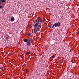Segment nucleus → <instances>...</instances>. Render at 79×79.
<instances>
[{
    "label": "nucleus",
    "instance_id": "a211bd4d",
    "mask_svg": "<svg viewBox=\"0 0 79 79\" xmlns=\"http://www.w3.org/2000/svg\"><path fill=\"white\" fill-rule=\"evenodd\" d=\"M77 33L78 34H79V31H77Z\"/></svg>",
    "mask_w": 79,
    "mask_h": 79
},
{
    "label": "nucleus",
    "instance_id": "20e7f679",
    "mask_svg": "<svg viewBox=\"0 0 79 79\" xmlns=\"http://www.w3.org/2000/svg\"><path fill=\"white\" fill-rule=\"evenodd\" d=\"M37 19L38 21L39 22H41L42 23H44V21L41 18H40L38 17L37 18Z\"/></svg>",
    "mask_w": 79,
    "mask_h": 79
},
{
    "label": "nucleus",
    "instance_id": "0eeeda50",
    "mask_svg": "<svg viewBox=\"0 0 79 79\" xmlns=\"http://www.w3.org/2000/svg\"><path fill=\"white\" fill-rule=\"evenodd\" d=\"M10 20L12 21H15V18L13 17H11Z\"/></svg>",
    "mask_w": 79,
    "mask_h": 79
},
{
    "label": "nucleus",
    "instance_id": "f257e3e1",
    "mask_svg": "<svg viewBox=\"0 0 79 79\" xmlns=\"http://www.w3.org/2000/svg\"><path fill=\"white\" fill-rule=\"evenodd\" d=\"M32 41H33V40L32 37H30L28 40L27 39H25L24 40L25 42H27L26 44L28 46H30L31 45V44L32 42Z\"/></svg>",
    "mask_w": 79,
    "mask_h": 79
},
{
    "label": "nucleus",
    "instance_id": "1a4fd4ad",
    "mask_svg": "<svg viewBox=\"0 0 79 79\" xmlns=\"http://www.w3.org/2000/svg\"><path fill=\"white\" fill-rule=\"evenodd\" d=\"M31 33H28V36H31Z\"/></svg>",
    "mask_w": 79,
    "mask_h": 79
},
{
    "label": "nucleus",
    "instance_id": "7ed1b4c3",
    "mask_svg": "<svg viewBox=\"0 0 79 79\" xmlns=\"http://www.w3.org/2000/svg\"><path fill=\"white\" fill-rule=\"evenodd\" d=\"M61 25V23H55L54 24V26L55 27H59V26H60Z\"/></svg>",
    "mask_w": 79,
    "mask_h": 79
},
{
    "label": "nucleus",
    "instance_id": "6e6552de",
    "mask_svg": "<svg viewBox=\"0 0 79 79\" xmlns=\"http://www.w3.org/2000/svg\"><path fill=\"white\" fill-rule=\"evenodd\" d=\"M53 27H54V25H53V23L51 24L50 26V28L52 29V28H53Z\"/></svg>",
    "mask_w": 79,
    "mask_h": 79
},
{
    "label": "nucleus",
    "instance_id": "423d86ee",
    "mask_svg": "<svg viewBox=\"0 0 79 79\" xmlns=\"http://www.w3.org/2000/svg\"><path fill=\"white\" fill-rule=\"evenodd\" d=\"M41 24H42L41 23H40L38 24V29H40V28H41L42 25H41Z\"/></svg>",
    "mask_w": 79,
    "mask_h": 79
},
{
    "label": "nucleus",
    "instance_id": "39448f33",
    "mask_svg": "<svg viewBox=\"0 0 79 79\" xmlns=\"http://www.w3.org/2000/svg\"><path fill=\"white\" fill-rule=\"evenodd\" d=\"M37 28H35L34 29V33L37 34Z\"/></svg>",
    "mask_w": 79,
    "mask_h": 79
},
{
    "label": "nucleus",
    "instance_id": "f8f14e48",
    "mask_svg": "<svg viewBox=\"0 0 79 79\" xmlns=\"http://www.w3.org/2000/svg\"><path fill=\"white\" fill-rule=\"evenodd\" d=\"M9 37H6V40H8V39H9Z\"/></svg>",
    "mask_w": 79,
    "mask_h": 79
},
{
    "label": "nucleus",
    "instance_id": "4468645a",
    "mask_svg": "<svg viewBox=\"0 0 79 79\" xmlns=\"http://www.w3.org/2000/svg\"><path fill=\"white\" fill-rule=\"evenodd\" d=\"M3 2H5V0H2V2L3 3Z\"/></svg>",
    "mask_w": 79,
    "mask_h": 79
},
{
    "label": "nucleus",
    "instance_id": "dca6fc26",
    "mask_svg": "<svg viewBox=\"0 0 79 79\" xmlns=\"http://www.w3.org/2000/svg\"><path fill=\"white\" fill-rule=\"evenodd\" d=\"M2 8V6H0V8Z\"/></svg>",
    "mask_w": 79,
    "mask_h": 79
},
{
    "label": "nucleus",
    "instance_id": "2eb2a0df",
    "mask_svg": "<svg viewBox=\"0 0 79 79\" xmlns=\"http://www.w3.org/2000/svg\"><path fill=\"white\" fill-rule=\"evenodd\" d=\"M2 0H0V5H1V4H2Z\"/></svg>",
    "mask_w": 79,
    "mask_h": 79
},
{
    "label": "nucleus",
    "instance_id": "f03ea898",
    "mask_svg": "<svg viewBox=\"0 0 79 79\" xmlns=\"http://www.w3.org/2000/svg\"><path fill=\"white\" fill-rule=\"evenodd\" d=\"M39 23L37 20H35L33 24V27L35 28H37V27L38 25H39Z\"/></svg>",
    "mask_w": 79,
    "mask_h": 79
},
{
    "label": "nucleus",
    "instance_id": "f3484780",
    "mask_svg": "<svg viewBox=\"0 0 79 79\" xmlns=\"http://www.w3.org/2000/svg\"><path fill=\"white\" fill-rule=\"evenodd\" d=\"M26 71L27 72H28V70L27 69V70H26Z\"/></svg>",
    "mask_w": 79,
    "mask_h": 79
},
{
    "label": "nucleus",
    "instance_id": "9d476101",
    "mask_svg": "<svg viewBox=\"0 0 79 79\" xmlns=\"http://www.w3.org/2000/svg\"><path fill=\"white\" fill-rule=\"evenodd\" d=\"M27 55H29L30 54V52H27Z\"/></svg>",
    "mask_w": 79,
    "mask_h": 79
},
{
    "label": "nucleus",
    "instance_id": "9b49d317",
    "mask_svg": "<svg viewBox=\"0 0 79 79\" xmlns=\"http://www.w3.org/2000/svg\"><path fill=\"white\" fill-rule=\"evenodd\" d=\"M52 58H55V56H54L53 55V56H51Z\"/></svg>",
    "mask_w": 79,
    "mask_h": 79
},
{
    "label": "nucleus",
    "instance_id": "ddd939ff",
    "mask_svg": "<svg viewBox=\"0 0 79 79\" xmlns=\"http://www.w3.org/2000/svg\"><path fill=\"white\" fill-rule=\"evenodd\" d=\"M2 69H3V67H1L0 68V71H2Z\"/></svg>",
    "mask_w": 79,
    "mask_h": 79
},
{
    "label": "nucleus",
    "instance_id": "6ab92c4d",
    "mask_svg": "<svg viewBox=\"0 0 79 79\" xmlns=\"http://www.w3.org/2000/svg\"><path fill=\"white\" fill-rule=\"evenodd\" d=\"M9 79H10V78H9Z\"/></svg>",
    "mask_w": 79,
    "mask_h": 79
}]
</instances>
